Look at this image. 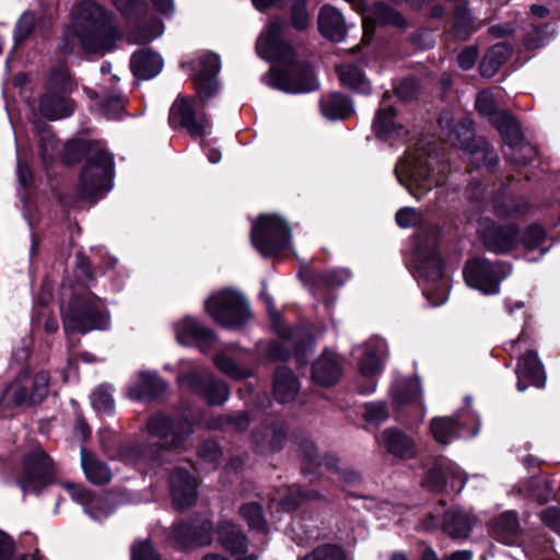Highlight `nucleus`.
Returning <instances> with one entry per match:
<instances>
[{
  "label": "nucleus",
  "instance_id": "nucleus-1",
  "mask_svg": "<svg viewBox=\"0 0 560 560\" xmlns=\"http://www.w3.org/2000/svg\"><path fill=\"white\" fill-rule=\"evenodd\" d=\"M199 420L198 416H184L178 420L159 413L149 418L147 428L152 436L159 438L162 444L148 443L137 446L126 455V460L140 463L158 459L163 450L185 447L186 441L192 433V424Z\"/></svg>",
  "mask_w": 560,
  "mask_h": 560
},
{
  "label": "nucleus",
  "instance_id": "nucleus-2",
  "mask_svg": "<svg viewBox=\"0 0 560 560\" xmlns=\"http://www.w3.org/2000/svg\"><path fill=\"white\" fill-rule=\"evenodd\" d=\"M74 30L88 52H105L120 37L112 14L94 1L81 2L74 11Z\"/></svg>",
  "mask_w": 560,
  "mask_h": 560
},
{
  "label": "nucleus",
  "instance_id": "nucleus-3",
  "mask_svg": "<svg viewBox=\"0 0 560 560\" xmlns=\"http://www.w3.org/2000/svg\"><path fill=\"white\" fill-rule=\"evenodd\" d=\"M492 125L498 129L506 150L504 155L514 164L525 165L537 154L536 148L524 140L516 118L508 110L492 103Z\"/></svg>",
  "mask_w": 560,
  "mask_h": 560
},
{
  "label": "nucleus",
  "instance_id": "nucleus-4",
  "mask_svg": "<svg viewBox=\"0 0 560 560\" xmlns=\"http://www.w3.org/2000/svg\"><path fill=\"white\" fill-rule=\"evenodd\" d=\"M63 312V328L66 332H88L93 329L108 327V317L102 312L101 302L91 292L73 298Z\"/></svg>",
  "mask_w": 560,
  "mask_h": 560
},
{
  "label": "nucleus",
  "instance_id": "nucleus-5",
  "mask_svg": "<svg viewBox=\"0 0 560 560\" xmlns=\"http://www.w3.org/2000/svg\"><path fill=\"white\" fill-rule=\"evenodd\" d=\"M205 305L213 320L226 328H241L250 318L248 304L244 296L231 290H222L212 294Z\"/></svg>",
  "mask_w": 560,
  "mask_h": 560
},
{
  "label": "nucleus",
  "instance_id": "nucleus-6",
  "mask_svg": "<svg viewBox=\"0 0 560 560\" xmlns=\"http://www.w3.org/2000/svg\"><path fill=\"white\" fill-rule=\"evenodd\" d=\"M253 246L265 257L287 248L291 242V231L278 215H260L254 223L250 235Z\"/></svg>",
  "mask_w": 560,
  "mask_h": 560
},
{
  "label": "nucleus",
  "instance_id": "nucleus-7",
  "mask_svg": "<svg viewBox=\"0 0 560 560\" xmlns=\"http://www.w3.org/2000/svg\"><path fill=\"white\" fill-rule=\"evenodd\" d=\"M114 161L104 150L93 153L80 176L79 194L83 199L102 196L112 188Z\"/></svg>",
  "mask_w": 560,
  "mask_h": 560
},
{
  "label": "nucleus",
  "instance_id": "nucleus-8",
  "mask_svg": "<svg viewBox=\"0 0 560 560\" xmlns=\"http://www.w3.org/2000/svg\"><path fill=\"white\" fill-rule=\"evenodd\" d=\"M429 161L425 156L409 154L395 167V174L404 187L418 200L441 183V178L430 173Z\"/></svg>",
  "mask_w": 560,
  "mask_h": 560
},
{
  "label": "nucleus",
  "instance_id": "nucleus-9",
  "mask_svg": "<svg viewBox=\"0 0 560 560\" xmlns=\"http://www.w3.org/2000/svg\"><path fill=\"white\" fill-rule=\"evenodd\" d=\"M49 389V375L47 372H38L31 376L24 372L14 380L3 392L2 401L8 406H19L22 404L42 402Z\"/></svg>",
  "mask_w": 560,
  "mask_h": 560
},
{
  "label": "nucleus",
  "instance_id": "nucleus-10",
  "mask_svg": "<svg viewBox=\"0 0 560 560\" xmlns=\"http://www.w3.org/2000/svg\"><path fill=\"white\" fill-rule=\"evenodd\" d=\"M287 24L279 18L272 19L256 42L257 54L270 61L283 65H293L295 54L293 48L283 40V32Z\"/></svg>",
  "mask_w": 560,
  "mask_h": 560
},
{
  "label": "nucleus",
  "instance_id": "nucleus-11",
  "mask_svg": "<svg viewBox=\"0 0 560 560\" xmlns=\"http://www.w3.org/2000/svg\"><path fill=\"white\" fill-rule=\"evenodd\" d=\"M54 476L52 460L42 448H36L24 458L19 483L24 493H37L52 481Z\"/></svg>",
  "mask_w": 560,
  "mask_h": 560
},
{
  "label": "nucleus",
  "instance_id": "nucleus-12",
  "mask_svg": "<svg viewBox=\"0 0 560 560\" xmlns=\"http://www.w3.org/2000/svg\"><path fill=\"white\" fill-rule=\"evenodd\" d=\"M180 387L194 392L209 405H222L228 400L230 392L226 385L215 380L209 372L195 370L178 376Z\"/></svg>",
  "mask_w": 560,
  "mask_h": 560
},
{
  "label": "nucleus",
  "instance_id": "nucleus-13",
  "mask_svg": "<svg viewBox=\"0 0 560 560\" xmlns=\"http://www.w3.org/2000/svg\"><path fill=\"white\" fill-rule=\"evenodd\" d=\"M266 83L287 93H306L317 89L313 72L308 68L292 67L288 70L272 68L265 79Z\"/></svg>",
  "mask_w": 560,
  "mask_h": 560
},
{
  "label": "nucleus",
  "instance_id": "nucleus-14",
  "mask_svg": "<svg viewBox=\"0 0 560 560\" xmlns=\"http://www.w3.org/2000/svg\"><path fill=\"white\" fill-rule=\"evenodd\" d=\"M439 125L446 131L445 137L450 144L469 150L470 158L476 162L477 167L480 166V163L477 162L479 159H482L486 163L487 151L483 149H471L475 132L470 119L463 118L459 122L453 125L450 114L444 113L439 118Z\"/></svg>",
  "mask_w": 560,
  "mask_h": 560
},
{
  "label": "nucleus",
  "instance_id": "nucleus-15",
  "mask_svg": "<svg viewBox=\"0 0 560 560\" xmlns=\"http://www.w3.org/2000/svg\"><path fill=\"white\" fill-rule=\"evenodd\" d=\"M221 68L220 58L212 52H205L191 61L198 96L205 101L218 91L217 74Z\"/></svg>",
  "mask_w": 560,
  "mask_h": 560
},
{
  "label": "nucleus",
  "instance_id": "nucleus-16",
  "mask_svg": "<svg viewBox=\"0 0 560 560\" xmlns=\"http://www.w3.org/2000/svg\"><path fill=\"white\" fill-rule=\"evenodd\" d=\"M466 198L468 201L467 219L476 225L480 234H487L489 230V191L487 183L472 179L466 189Z\"/></svg>",
  "mask_w": 560,
  "mask_h": 560
},
{
  "label": "nucleus",
  "instance_id": "nucleus-17",
  "mask_svg": "<svg viewBox=\"0 0 560 560\" xmlns=\"http://www.w3.org/2000/svg\"><path fill=\"white\" fill-rule=\"evenodd\" d=\"M195 103V100L187 96H178L171 108L170 121L173 125L178 124L196 138L206 133L210 122L205 115H196Z\"/></svg>",
  "mask_w": 560,
  "mask_h": 560
},
{
  "label": "nucleus",
  "instance_id": "nucleus-18",
  "mask_svg": "<svg viewBox=\"0 0 560 560\" xmlns=\"http://www.w3.org/2000/svg\"><path fill=\"white\" fill-rule=\"evenodd\" d=\"M174 330L178 343L183 346H197L200 351H210L215 342L217 337L209 328L202 326L196 318L184 317L174 324Z\"/></svg>",
  "mask_w": 560,
  "mask_h": 560
},
{
  "label": "nucleus",
  "instance_id": "nucleus-19",
  "mask_svg": "<svg viewBox=\"0 0 560 560\" xmlns=\"http://www.w3.org/2000/svg\"><path fill=\"white\" fill-rule=\"evenodd\" d=\"M465 478L460 468L452 462L435 465L427 475L425 485L433 491H442L450 487L452 491L460 492Z\"/></svg>",
  "mask_w": 560,
  "mask_h": 560
},
{
  "label": "nucleus",
  "instance_id": "nucleus-20",
  "mask_svg": "<svg viewBox=\"0 0 560 560\" xmlns=\"http://www.w3.org/2000/svg\"><path fill=\"white\" fill-rule=\"evenodd\" d=\"M387 353V345L383 339L374 338L354 349L359 371L364 376H374L382 371V360Z\"/></svg>",
  "mask_w": 560,
  "mask_h": 560
},
{
  "label": "nucleus",
  "instance_id": "nucleus-21",
  "mask_svg": "<svg viewBox=\"0 0 560 560\" xmlns=\"http://www.w3.org/2000/svg\"><path fill=\"white\" fill-rule=\"evenodd\" d=\"M171 494L177 509L191 506L197 499V482L185 469L177 468L170 477Z\"/></svg>",
  "mask_w": 560,
  "mask_h": 560
},
{
  "label": "nucleus",
  "instance_id": "nucleus-22",
  "mask_svg": "<svg viewBox=\"0 0 560 560\" xmlns=\"http://www.w3.org/2000/svg\"><path fill=\"white\" fill-rule=\"evenodd\" d=\"M516 372L518 375L516 385L520 392L527 388V385L523 384V380H527L532 385L538 388L545 387L546 374L536 352L528 351L520 357Z\"/></svg>",
  "mask_w": 560,
  "mask_h": 560
},
{
  "label": "nucleus",
  "instance_id": "nucleus-23",
  "mask_svg": "<svg viewBox=\"0 0 560 560\" xmlns=\"http://www.w3.org/2000/svg\"><path fill=\"white\" fill-rule=\"evenodd\" d=\"M430 432L433 439L442 445H447L456 439L465 436L462 416L434 417L430 420Z\"/></svg>",
  "mask_w": 560,
  "mask_h": 560
},
{
  "label": "nucleus",
  "instance_id": "nucleus-24",
  "mask_svg": "<svg viewBox=\"0 0 560 560\" xmlns=\"http://www.w3.org/2000/svg\"><path fill=\"white\" fill-rule=\"evenodd\" d=\"M342 365L336 354L325 351L313 364L312 378L322 386L335 385L341 377Z\"/></svg>",
  "mask_w": 560,
  "mask_h": 560
},
{
  "label": "nucleus",
  "instance_id": "nucleus-25",
  "mask_svg": "<svg viewBox=\"0 0 560 560\" xmlns=\"http://www.w3.org/2000/svg\"><path fill=\"white\" fill-rule=\"evenodd\" d=\"M318 30L329 40L341 42L347 34V26L342 14L336 8L325 5L318 14Z\"/></svg>",
  "mask_w": 560,
  "mask_h": 560
},
{
  "label": "nucleus",
  "instance_id": "nucleus-26",
  "mask_svg": "<svg viewBox=\"0 0 560 560\" xmlns=\"http://www.w3.org/2000/svg\"><path fill=\"white\" fill-rule=\"evenodd\" d=\"M380 440L387 452L396 457L411 458L417 454L413 440L399 429L389 428L384 430Z\"/></svg>",
  "mask_w": 560,
  "mask_h": 560
},
{
  "label": "nucleus",
  "instance_id": "nucleus-27",
  "mask_svg": "<svg viewBox=\"0 0 560 560\" xmlns=\"http://www.w3.org/2000/svg\"><path fill=\"white\" fill-rule=\"evenodd\" d=\"M476 523V516L469 511L452 508L445 513L443 528L453 538H466Z\"/></svg>",
  "mask_w": 560,
  "mask_h": 560
},
{
  "label": "nucleus",
  "instance_id": "nucleus-28",
  "mask_svg": "<svg viewBox=\"0 0 560 560\" xmlns=\"http://www.w3.org/2000/svg\"><path fill=\"white\" fill-rule=\"evenodd\" d=\"M221 546L235 557L243 556L247 550V538L241 528L229 521H222L217 527Z\"/></svg>",
  "mask_w": 560,
  "mask_h": 560
},
{
  "label": "nucleus",
  "instance_id": "nucleus-29",
  "mask_svg": "<svg viewBox=\"0 0 560 560\" xmlns=\"http://www.w3.org/2000/svg\"><path fill=\"white\" fill-rule=\"evenodd\" d=\"M387 98L389 96L385 94L373 122L375 135L383 140L395 138L402 129V126L395 121V112L392 105L387 103Z\"/></svg>",
  "mask_w": 560,
  "mask_h": 560
},
{
  "label": "nucleus",
  "instance_id": "nucleus-30",
  "mask_svg": "<svg viewBox=\"0 0 560 560\" xmlns=\"http://www.w3.org/2000/svg\"><path fill=\"white\" fill-rule=\"evenodd\" d=\"M81 467L85 478L93 485H105L112 480L113 471L106 463L98 459L92 452L81 446Z\"/></svg>",
  "mask_w": 560,
  "mask_h": 560
},
{
  "label": "nucleus",
  "instance_id": "nucleus-31",
  "mask_svg": "<svg viewBox=\"0 0 560 560\" xmlns=\"http://www.w3.org/2000/svg\"><path fill=\"white\" fill-rule=\"evenodd\" d=\"M464 278L468 287L488 294L490 291V265L487 259L472 258L464 268Z\"/></svg>",
  "mask_w": 560,
  "mask_h": 560
},
{
  "label": "nucleus",
  "instance_id": "nucleus-32",
  "mask_svg": "<svg viewBox=\"0 0 560 560\" xmlns=\"http://www.w3.org/2000/svg\"><path fill=\"white\" fill-rule=\"evenodd\" d=\"M389 394L393 402L398 407L419 400L422 395L419 377L396 378L390 387Z\"/></svg>",
  "mask_w": 560,
  "mask_h": 560
},
{
  "label": "nucleus",
  "instance_id": "nucleus-33",
  "mask_svg": "<svg viewBox=\"0 0 560 560\" xmlns=\"http://www.w3.org/2000/svg\"><path fill=\"white\" fill-rule=\"evenodd\" d=\"M130 67L135 77L149 80L161 72L163 60L158 54L143 49L133 54Z\"/></svg>",
  "mask_w": 560,
  "mask_h": 560
},
{
  "label": "nucleus",
  "instance_id": "nucleus-34",
  "mask_svg": "<svg viewBox=\"0 0 560 560\" xmlns=\"http://www.w3.org/2000/svg\"><path fill=\"white\" fill-rule=\"evenodd\" d=\"M300 390V382L292 371L281 366L273 377V396L281 404L292 401Z\"/></svg>",
  "mask_w": 560,
  "mask_h": 560
},
{
  "label": "nucleus",
  "instance_id": "nucleus-35",
  "mask_svg": "<svg viewBox=\"0 0 560 560\" xmlns=\"http://www.w3.org/2000/svg\"><path fill=\"white\" fill-rule=\"evenodd\" d=\"M39 112L46 118L57 120L69 116L73 105L59 92H46L39 101Z\"/></svg>",
  "mask_w": 560,
  "mask_h": 560
},
{
  "label": "nucleus",
  "instance_id": "nucleus-36",
  "mask_svg": "<svg viewBox=\"0 0 560 560\" xmlns=\"http://www.w3.org/2000/svg\"><path fill=\"white\" fill-rule=\"evenodd\" d=\"M415 265L419 278L435 283L442 279L443 261L440 254H416Z\"/></svg>",
  "mask_w": 560,
  "mask_h": 560
},
{
  "label": "nucleus",
  "instance_id": "nucleus-37",
  "mask_svg": "<svg viewBox=\"0 0 560 560\" xmlns=\"http://www.w3.org/2000/svg\"><path fill=\"white\" fill-rule=\"evenodd\" d=\"M62 487L69 492L71 498L78 503L84 506L86 513H89L93 518H101L109 513L107 512H97L93 511V509L101 510L105 505L102 499H95L92 493L85 489L81 485H74L71 482H63Z\"/></svg>",
  "mask_w": 560,
  "mask_h": 560
},
{
  "label": "nucleus",
  "instance_id": "nucleus-38",
  "mask_svg": "<svg viewBox=\"0 0 560 560\" xmlns=\"http://www.w3.org/2000/svg\"><path fill=\"white\" fill-rule=\"evenodd\" d=\"M520 238V230L513 223L492 225V253L503 254L513 249Z\"/></svg>",
  "mask_w": 560,
  "mask_h": 560
},
{
  "label": "nucleus",
  "instance_id": "nucleus-39",
  "mask_svg": "<svg viewBox=\"0 0 560 560\" xmlns=\"http://www.w3.org/2000/svg\"><path fill=\"white\" fill-rule=\"evenodd\" d=\"M319 498L320 495L316 491H305L300 486H291L284 494L272 499L271 508L277 505L279 509L290 512L298 509L304 501Z\"/></svg>",
  "mask_w": 560,
  "mask_h": 560
},
{
  "label": "nucleus",
  "instance_id": "nucleus-40",
  "mask_svg": "<svg viewBox=\"0 0 560 560\" xmlns=\"http://www.w3.org/2000/svg\"><path fill=\"white\" fill-rule=\"evenodd\" d=\"M320 109L325 117L328 119H343L348 117L353 107L349 98L339 94L330 93L322 97Z\"/></svg>",
  "mask_w": 560,
  "mask_h": 560
},
{
  "label": "nucleus",
  "instance_id": "nucleus-41",
  "mask_svg": "<svg viewBox=\"0 0 560 560\" xmlns=\"http://www.w3.org/2000/svg\"><path fill=\"white\" fill-rule=\"evenodd\" d=\"M373 22L380 25H393L396 27H402L405 20L399 12L389 7L386 3L377 2L368 12V15L363 19L364 27H368V23Z\"/></svg>",
  "mask_w": 560,
  "mask_h": 560
},
{
  "label": "nucleus",
  "instance_id": "nucleus-42",
  "mask_svg": "<svg viewBox=\"0 0 560 560\" xmlns=\"http://www.w3.org/2000/svg\"><path fill=\"white\" fill-rule=\"evenodd\" d=\"M287 434L280 425H268L254 434L258 452L278 451L285 442Z\"/></svg>",
  "mask_w": 560,
  "mask_h": 560
},
{
  "label": "nucleus",
  "instance_id": "nucleus-43",
  "mask_svg": "<svg viewBox=\"0 0 560 560\" xmlns=\"http://www.w3.org/2000/svg\"><path fill=\"white\" fill-rule=\"evenodd\" d=\"M164 389V382L155 373L142 372L139 374V383L130 388L129 396L132 399H143L150 396H158Z\"/></svg>",
  "mask_w": 560,
  "mask_h": 560
},
{
  "label": "nucleus",
  "instance_id": "nucleus-44",
  "mask_svg": "<svg viewBox=\"0 0 560 560\" xmlns=\"http://www.w3.org/2000/svg\"><path fill=\"white\" fill-rule=\"evenodd\" d=\"M494 530L497 539L505 545L516 542L520 533L517 515L512 511L502 513L494 526Z\"/></svg>",
  "mask_w": 560,
  "mask_h": 560
},
{
  "label": "nucleus",
  "instance_id": "nucleus-45",
  "mask_svg": "<svg viewBox=\"0 0 560 560\" xmlns=\"http://www.w3.org/2000/svg\"><path fill=\"white\" fill-rule=\"evenodd\" d=\"M336 70L342 85L348 86L358 93H370V83L358 67L345 65L337 67Z\"/></svg>",
  "mask_w": 560,
  "mask_h": 560
},
{
  "label": "nucleus",
  "instance_id": "nucleus-46",
  "mask_svg": "<svg viewBox=\"0 0 560 560\" xmlns=\"http://www.w3.org/2000/svg\"><path fill=\"white\" fill-rule=\"evenodd\" d=\"M337 458L335 456H324L320 457L317 454L316 447L312 443H306L303 450V472L312 474L313 468H323L325 467L327 470H336L337 469Z\"/></svg>",
  "mask_w": 560,
  "mask_h": 560
},
{
  "label": "nucleus",
  "instance_id": "nucleus-47",
  "mask_svg": "<svg viewBox=\"0 0 560 560\" xmlns=\"http://www.w3.org/2000/svg\"><path fill=\"white\" fill-rule=\"evenodd\" d=\"M441 229L436 225H430L421 229L416 236V254H439V243Z\"/></svg>",
  "mask_w": 560,
  "mask_h": 560
},
{
  "label": "nucleus",
  "instance_id": "nucleus-48",
  "mask_svg": "<svg viewBox=\"0 0 560 560\" xmlns=\"http://www.w3.org/2000/svg\"><path fill=\"white\" fill-rule=\"evenodd\" d=\"M492 208L499 217L514 218L525 214L529 209V203L524 198L505 197L500 202L492 200Z\"/></svg>",
  "mask_w": 560,
  "mask_h": 560
},
{
  "label": "nucleus",
  "instance_id": "nucleus-49",
  "mask_svg": "<svg viewBox=\"0 0 560 560\" xmlns=\"http://www.w3.org/2000/svg\"><path fill=\"white\" fill-rule=\"evenodd\" d=\"M240 515L246 521L252 530H256L261 534L268 533V526L264 518L262 509L259 504H243L240 508Z\"/></svg>",
  "mask_w": 560,
  "mask_h": 560
},
{
  "label": "nucleus",
  "instance_id": "nucleus-50",
  "mask_svg": "<svg viewBox=\"0 0 560 560\" xmlns=\"http://www.w3.org/2000/svg\"><path fill=\"white\" fill-rule=\"evenodd\" d=\"M95 96L98 97V94L95 93ZM98 106L101 112L107 117V118H117L120 116L125 108V100L121 95L114 93V94H106L101 92Z\"/></svg>",
  "mask_w": 560,
  "mask_h": 560
},
{
  "label": "nucleus",
  "instance_id": "nucleus-51",
  "mask_svg": "<svg viewBox=\"0 0 560 560\" xmlns=\"http://www.w3.org/2000/svg\"><path fill=\"white\" fill-rule=\"evenodd\" d=\"M163 32V23L160 20H152L150 25L135 30L129 35V40L133 44H145L161 36Z\"/></svg>",
  "mask_w": 560,
  "mask_h": 560
},
{
  "label": "nucleus",
  "instance_id": "nucleus-52",
  "mask_svg": "<svg viewBox=\"0 0 560 560\" xmlns=\"http://www.w3.org/2000/svg\"><path fill=\"white\" fill-rule=\"evenodd\" d=\"M215 366L228 376L241 380L252 375V371L245 366H240L226 354H218L214 359Z\"/></svg>",
  "mask_w": 560,
  "mask_h": 560
},
{
  "label": "nucleus",
  "instance_id": "nucleus-53",
  "mask_svg": "<svg viewBox=\"0 0 560 560\" xmlns=\"http://www.w3.org/2000/svg\"><path fill=\"white\" fill-rule=\"evenodd\" d=\"M91 402L94 409L98 411L109 412L114 408V399L112 388L107 385L98 386L91 396Z\"/></svg>",
  "mask_w": 560,
  "mask_h": 560
},
{
  "label": "nucleus",
  "instance_id": "nucleus-54",
  "mask_svg": "<svg viewBox=\"0 0 560 560\" xmlns=\"http://www.w3.org/2000/svg\"><path fill=\"white\" fill-rule=\"evenodd\" d=\"M290 18L292 25L299 30H305L310 23V14L307 12V0H293Z\"/></svg>",
  "mask_w": 560,
  "mask_h": 560
},
{
  "label": "nucleus",
  "instance_id": "nucleus-55",
  "mask_svg": "<svg viewBox=\"0 0 560 560\" xmlns=\"http://www.w3.org/2000/svg\"><path fill=\"white\" fill-rule=\"evenodd\" d=\"M58 149V141L54 133L49 130H44L39 140V154L44 164L52 162Z\"/></svg>",
  "mask_w": 560,
  "mask_h": 560
},
{
  "label": "nucleus",
  "instance_id": "nucleus-56",
  "mask_svg": "<svg viewBox=\"0 0 560 560\" xmlns=\"http://www.w3.org/2000/svg\"><path fill=\"white\" fill-rule=\"evenodd\" d=\"M302 560H347L343 551L334 545H324L311 553L305 556Z\"/></svg>",
  "mask_w": 560,
  "mask_h": 560
},
{
  "label": "nucleus",
  "instance_id": "nucleus-57",
  "mask_svg": "<svg viewBox=\"0 0 560 560\" xmlns=\"http://www.w3.org/2000/svg\"><path fill=\"white\" fill-rule=\"evenodd\" d=\"M422 221V212L416 208L405 207L397 211L396 222L402 229L418 225Z\"/></svg>",
  "mask_w": 560,
  "mask_h": 560
},
{
  "label": "nucleus",
  "instance_id": "nucleus-58",
  "mask_svg": "<svg viewBox=\"0 0 560 560\" xmlns=\"http://www.w3.org/2000/svg\"><path fill=\"white\" fill-rule=\"evenodd\" d=\"M350 277L346 269L329 270L317 276V281L327 288H336L342 285Z\"/></svg>",
  "mask_w": 560,
  "mask_h": 560
},
{
  "label": "nucleus",
  "instance_id": "nucleus-59",
  "mask_svg": "<svg viewBox=\"0 0 560 560\" xmlns=\"http://www.w3.org/2000/svg\"><path fill=\"white\" fill-rule=\"evenodd\" d=\"M363 416L368 422L381 423L388 419L389 411L384 402H371L365 405Z\"/></svg>",
  "mask_w": 560,
  "mask_h": 560
},
{
  "label": "nucleus",
  "instance_id": "nucleus-60",
  "mask_svg": "<svg viewBox=\"0 0 560 560\" xmlns=\"http://www.w3.org/2000/svg\"><path fill=\"white\" fill-rule=\"evenodd\" d=\"M112 2L126 16H138L147 8L143 0H112Z\"/></svg>",
  "mask_w": 560,
  "mask_h": 560
},
{
  "label": "nucleus",
  "instance_id": "nucleus-61",
  "mask_svg": "<svg viewBox=\"0 0 560 560\" xmlns=\"http://www.w3.org/2000/svg\"><path fill=\"white\" fill-rule=\"evenodd\" d=\"M545 238L546 231L542 229V226L533 224L526 230L523 236V243L527 248L534 249L539 247Z\"/></svg>",
  "mask_w": 560,
  "mask_h": 560
},
{
  "label": "nucleus",
  "instance_id": "nucleus-62",
  "mask_svg": "<svg viewBox=\"0 0 560 560\" xmlns=\"http://www.w3.org/2000/svg\"><path fill=\"white\" fill-rule=\"evenodd\" d=\"M35 16L32 12H24L15 24L14 36L16 42L26 38L33 31Z\"/></svg>",
  "mask_w": 560,
  "mask_h": 560
},
{
  "label": "nucleus",
  "instance_id": "nucleus-63",
  "mask_svg": "<svg viewBox=\"0 0 560 560\" xmlns=\"http://www.w3.org/2000/svg\"><path fill=\"white\" fill-rule=\"evenodd\" d=\"M132 560H160L149 540L138 541L131 548Z\"/></svg>",
  "mask_w": 560,
  "mask_h": 560
},
{
  "label": "nucleus",
  "instance_id": "nucleus-64",
  "mask_svg": "<svg viewBox=\"0 0 560 560\" xmlns=\"http://www.w3.org/2000/svg\"><path fill=\"white\" fill-rule=\"evenodd\" d=\"M541 522L560 536V509L549 506L540 512Z\"/></svg>",
  "mask_w": 560,
  "mask_h": 560
}]
</instances>
